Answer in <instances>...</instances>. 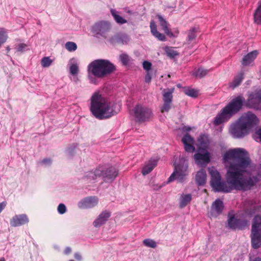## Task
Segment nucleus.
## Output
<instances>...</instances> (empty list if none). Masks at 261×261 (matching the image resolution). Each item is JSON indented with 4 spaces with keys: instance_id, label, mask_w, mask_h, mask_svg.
Masks as SVG:
<instances>
[{
    "instance_id": "nucleus-1",
    "label": "nucleus",
    "mask_w": 261,
    "mask_h": 261,
    "mask_svg": "<svg viewBox=\"0 0 261 261\" xmlns=\"http://www.w3.org/2000/svg\"><path fill=\"white\" fill-rule=\"evenodd\" d=\"M226 168V181L222 180L220 173L214 167L209 168L211 185L216 192H230L233 190H249L259 180L261 167L254 165L245 149H232L226 152L223 157Z\"/></svg>"
},
{
    "instance_id": "nucleus-2",
    "label": "nucleus",
    "mask_w": 261,
    "mask_h": 261,
    "mask_svg": "<svg viewBox=\"0 0 261 261\" xmlns=\"http://www.w3.org/2000/svg\"><path fill=\"white\" fill-rule=\"evenodd\" d=\"M114 103L109 101L99 92H94L90 98V110L99 120L109 118L117 114Z\"/></svg>"
},
{
    "instance_id": "nucleus-3",
    "label": "nucleus",
    "mask_w": 261,
    "mask_h": 261,
    "mask_svg": "<svg viewBox=\"0 0 261 261\" xmlns=\"http://www.w3.org/2000/svg\"><path fill=\"white\" fill-rule=\"evenodd\" d=\"M116 70L115 66L109 60L97 59L87 66V77L91 84L97 85L98 79L106 77Z\"/></svg>"
},
{
    "instance_id": "nucleus-4",
    "label": "nucleus",
    "mask_w": 261,
    "mask_h": 261,
    "mask_svg": "<svg viewBox=\"0 0 261 261\" xmlns=\"http://www.w3.org/2000/svg\"><path fill=\"white\" fill-rule=\"evenodd\" d=\"M258 123V119L255 115L248 112L231 125L229 131L233 138H242L255 129Z\"/></svg>"
},
{
    "instance_id": "nucleus-5",
    "label": "nucleus",
    "mask_w": 261,
    "mask_h": 261,
    "mask_svg": "<svg viewBox=\"0 0 261 261\" xmlns=\"http://www.w3.org/2000/svg\"><path fill=\"white\" fill-rule=\"evenodd\" d=\"M245 100V98L241 95L233 98L216 116L214 120V124L219 125L227 121L242 109Z\"/></svg>"
},
{
    "instance_id": "nucleus-6",
    "label": "nucleus",
    "mask_w": 261,
    "mask_h": 261,
    "mask_svg": "<svg viewBox=\"0 0 261 261\" xmlns=\"http://www.w3.org/2000/svg\"><path fill=\"white\" fill-rule=\"evenodd\" d=\"M174 171L169 177L168 182L175 180L183 182L189 173L188 157L185 154L180 156L179 160L174 162Z\"/></svg>"
},
{
    "instance_id": "nucleus-7",
    "label": "nucleus",
    "mask_w": 261,
    "mask_h": 261,
    "mask_svg": "<svg viewBox=\"0 0 261 261\" xmlns=\"http://www.w3.org/2000/svg\"><path fill=\"white\" fill-rule=\"evenodd\" d=\"M251 237L253 248H259L261 246V216L258 214L253 220Z\"/></svg>"
},
{
    "instance_id": "nucleus-8",
    "label": "nucleus",
    "mask_w": 261,
    "mask_h": 261,
    "mask_svg": "<svg viewBox=\"0 0 261 261\" xmlns=\"http://www.w3.org/2000/svg\"><path fill=\"white\" fill-rule=\"evenodd\" d=\"M134 116L140 122L148 120L152 117V111L148 107L142 105H137L133 109Z\"/></svg>"
},
{
    "instance_id": "nucleus-9",
    "label": "nucleus",
    "mask_w": 261,
    "mask_h": 261,
    "mask_svg": "<svg viewBox=\"0 0 261 261\" xmlns=\"http://www.w3.org/2000/svg\"><path fill=\"white\" fill-rule=\"evenodd\" d=\"M111 28V25L110 22L104 20L99 21L92 26V32L97 38L100 37L106 38L107 33Z\"/></svg>"
},
{
    "instance_id": "nucleus-10",
    "label": "nucleus",
    "mask_w": 261,
    "mask_h": 261,
    "mask_svg": "<svg viewBox=\"0 0 261 261\" xmlns=\"http://www.w3.org/2000/svg\"><path fill=\"white\" fill-rule=\"evenodd\" d=\"M243 206L244 215L246 217H251L253 215L261 212V206L257 205L252 200L245 201Z\"/></svg>"
},
{
    "instance_id": "nucleus-11",
    "label": "nucleus",
    "mask_w": 261,
    "mask_h": 261,
    "mask_svg": "<svg viewBox=\"0 0 261 261\" xmlns=\"http://www.w3.org/2000/svg\"><path fill=\"white\" fill-rule=\"evenodd\" d=\"M196 164L200 166H205L210 161V154L206 150H198L194 155Z\"/></svg>"
},
{
    "instance_id": "nucleus-12",
    "label": "nucleus",
    "mask_w": 261,
    "mask_h": 261,
    "mask_svg": "<svg viewBox=\"0 0 261 261\" xmlns=\"http://www.w3.org/2000/svg\"><path fill=\"white\" fill-rule=\"evenodd\" d=\"M98 198L96 196H89L81 199L77 203L80 208H92L97 205Z\"/></svg>"
},
{
    "instance_id": "nucleus-13",
    "label": "nucleus",
    "mask_w": 261,
    "mask_h": 261,
    "mask_svg": "<svg viewBox=\"0 0 261 261\" xmlns=\"http://www.w3.org/2000/svg\"><path fill=\"white\" fill-rule=\"evenodd\" d=\"M247 105L250 108L261 109V91L251 94L247 102Z\"/></svg>"
},
{
    "instance_id": "nucleus-14",
    "label": "nucleus",
    "mask_w": 261,
    "mask_h": 261,
    "mask_svg": "<svg viewBox=\"0 0 261 261\" xmlns=\"http://www.w3.org/2000/svg\"><path fill=\"white\" fill-rule=\"evenodd\" d=\"M79 61L76 58H71L68 62L67 67L69 68V73L74 76V81L77 80V75L79 73Z\"/></svg>"
},
{
    "instance_id": "nucleus-15",
    "label": "nucleus",
    "mask_w": 261,
    "mask_h": 261,
    "mask_svg": "<svg viewBox=\"0 0 261 261\" xmlns=\"http://www.w3.org/2000/svg\"><path fill=\"white\" fill-rule=\"evenodd\" d=\"M228 225L231 229H243L246 226L247 221L244 220L237 219L234 216H230L229 215Z\"/></svg>"
},
{
    "instance_id": "nucleus-16",
    "label": "nucleus",
    "mask_w": 261,
    "mask_h": 261,
    "mask_svg": "<svg viewBox=\"0 0 261 261\" xmlns=\"http://www.w3.org/2000/svg\"><path fill=\"white\" fill-rule=\"evenodd\" d=\"M111 215V213L108 211L101 212L93 221V226L95 228H99L106 224Z\"/></svg>"
},
{
    "instance_id": "nucleus-17",
    "label": "nucleus",
    "mask_w": 261,
    "mask_h": 261,
    "mask_svg": "<svg viewBox=\"0 0 261 261\" xmlns=\"http://www.w3.org/2000/svg\"><path fill=\"white\" fill-rule=\"evenodd\" d=\"M29 222V219L26 214L15 215L10 221V225L12 227H18Z\"/></svg>"
},
{
    "instance_id": "nucleus-18",
    "label": "nucleus",
    "mask_w": 261,
    "mask_h": 261,
    "mask_svg": "<svg viewBox=\"0 0 261 261\" xmlns=\"http://www.w3.org/2000/svg\"><path fill=\"white\" fill-rule=\"evenodd\" d=\"M103 168L99 167L94 170L87 172L85 173L84 179L88 182H93L97 178L101 176Z\"/></svg>"
},
{
    "instance_id": "nucleus-19",
    "label": "nucleus",
    "mask_w": 261,
    "mask_h": 261,
    "mask_svg": "<svg viewBox=\"0 0 261 261\" xmlns=\"http://www.w3.org/2000/svg\"><path fill=\"white\" fill-rule=\"evenodd\" d=\"M181 141L184 145V148L186 152H193L195 150L194 146V140L189 134H186L181 139Z\"/></svg>"
},
{
    "instance_id": "nucleus-20",
    "label": "nucleus",
    "mask_w": 261,
    "mask_h": 261,
    "mask_svg": "<svg viewBox=\"0 0 261 261\" xmlns=\"http://www.w3.org/2000/svg\"><path fill=\"white\" fill-rule=\"evenodd\" d=\"M117 174L118 171L116 169L115 167H111L105 170L103 169L101 176L105 181L111 182L116 178Z\"/></svg>"
},
{
    "instance_id": "nucleus-21",
    "label": "nucleus",
    "mask_w": 261,
    "mask_h": 261,
    "mask_svg": "<svg viewBox=\"0 0 261 261\" xmlns=\"http://www.w3.org/2000/svg\"><path fill=\"white\" fill-rule=\"evenodd\" d=\"M206 180V173L204 169L198 171L195 176V181L198 186L204 185Z\"/></svg>"
},
{
    "instance_id": "nucleus-22",
    "label": "nucleus",
    "mask_w": 261,
    "mask_h": 261,
    "mask_svg": "<svg viewBox=\"0 0 261 261\" xmlns=\"http://www.w3.org/2000/svg\"><path fill=\"white\" fill-rule=\"evenodd\" d=\"M192 196L191 194L182 193L179 198V204L180 208H184L191 201Z\"/></svg>"
},
{
    "instance_id": "nucleus-23",
    "label": "nucleus",
    "mask_w": 261,
    "mask_h": 261,
    "mask_svg": "<svg viewBox=\"0 0 261 261\" xmlns=\"http://www.w3.org/2000/svg\"><path fill=\"white\" fill-rule=\"evenodd\" d=\"M198 142L199 143L198 150H206L207 148L210 141L208 137L206 135H201L198 138Z\"/></svg>"
},
{
    "instance_id": "nucleus-24",
    "label": "nucleus",
    "mask_w": 261,
    "mask_h": 261,
    "mask_svg": "<svg viewBox=\"0 0 261 261\" xmlns=\"http://www.w3.org/2000/svg\"><path fill=\"white\" fill-rule=\"evenodd\" d=\"M158 17L160 22L161 26L162 27L165 34H166L169 37H175V35H173V33L169 30V23L167 21L164 19V18L160 15H158Z\"/></svg>"
},
{
    "instance_id": "nucleus-25",
    "label": "nucleus",
    "mask_w": 261,
    "mask_h": 261,
    "mask_svg": "<svg viewBox=\"0 0 261 261\" xmlns=\"http://www.w3.org/2000/svg\"><path fill=\"white\" fill-rule=\"evenodd\" d=\"M150 28L152 34L158 40L160 41H165L166 37L165 35L162 33H159L156 28V25L154 21L152 20L150 23Z\"/></svg>"
},
{
    "instance_id": "nucleus-26",
    "label": "nucleus",
    "mask_w": 261,
    "mask_h": 261,
    "mask_svg": "<svg viewBox=\"0 0 261 261\" xmlns=\"http://www.w3.org/2000/svg\"><path fill=\"white\" fill-rule=\"evenodd\" d=\"M257 54L258 52L256 50H254L248 53L243 58L242 60V64L244 66L249 65L256 58Z\"/></svg>"
},
{
    "instance_id": "nucleus-27",
    "label": "nucleus",
    "mask_w": 261,
    "mask_h": 261,
    "mask_svg": "<svg viewBox=\"0 0 261 261\" xmlns=\"http://www.w3.org/2000/svg\"><path fill=\"white\" fill-rule=\"evenodd\" d=\"M129 41L128 36L125 34H118L114 36L112 38L113 42L126 44Z\"/></svg>"
},
{
    "instance_id": "nucleus-28",
    "label": "nucleus",
    "mask_w": 261,
    "mask_h": 261,
    "mask_svg": "<svg viewBox=\"0 0 261 261\" xmlns=\"http://www.w3.org/2000/svg\"><path fill=\"white\" fill-rule=\"evenodd\" d=\"M157 164V160L151 159L149 161L148 163L143 167L142 173L144 175L149 173Z\"/></svg>"
},
{
    "instance_id": "nucleus-29",
    "label": "nucleus",
    "mask_w": 261,
    "mask_h": 261,
    "mask_svg": "<svg viewBox=\"0 0 261 261\" xmlns=\"http://www.w3.org/2000/svg\"><path fill=\"white\" fill-rule=\"evenodd\" d=\"M223 207V202L220 199H217L212 204V212L216 215H219L222 212Z\"/></svg>"
},
{
    "instance_id": "nucleus-30",
    "label": "nucleus",
    "mask_w": 261,
    "mask_h": 261,
    "mask_svg": "<svg viewBox=\"0 0 261 261\" xmlns=\"http://www.w3.org/2000/svg\"><path fill=\"white\" fill-rule=\"evenodd\" d=\"M254 21L257 24H261V1L258 3V6L253 14Z\"/></svg>"
},
{
    "instance_id": "nucleus-31",
    "label": "nucleus",
    "mask_w": 261,
    "mask_h": 261,
    "mask_svg": "<svg viewBox=\"0 0 261 261\" xmlns=\"http://www.w3.org/2000/svg\"><path fill=\"white\" fill-rule=\"evenodd\" d=\"M243 74L242 73H240L238 75H237L233 81L229 83V87L231 89H234L236 87H238L242 82L243 79Z\"/></svg>"
},
{
    "instance_id": "nucleus-32",
    "label": "nucleus",
    "mask_w": 261,
    "mask_h": 261,
    "mask_svg": "<svg viewBox=\"0 0 261 261\" xmlns=\"http://www.w3.org/2000/svg\"><path fill=\"white\" fill-rule=\"evenodd\" d=\"M174 91V89H164L163 93V101L164 102H172V93Z\"/></svg>"
},
{
    "instance_id": "nucleus-33",
    "label": "nucleus",
    "mask_w": 261,
    "mask_h": 261,
    "mask_svg": "<svg viewBox=\"0 0 261 261\" xmlns=\"http://www.w3.org/2000/svg\"><path fill=\"white\" fill-rule=\"evenodd\" d=\"M111 13L117 23L122 24L127 22V20L120 16L115 10L111 9Z\"/></svg>"
},
{
    "instance_id": "nucleus-34",
    "label": "nucleus",
    "mask_w": 261,
    "mask_h": 261,
    "mask_svg": "<svg viewBox=\"0 0 261 261\" xmlns=\"http://www.w3.org/2000/svg\"><path fill=\"white\" fill-rule=\"evenodd\" d=\"M184 92L187 95L193 98L197 97L199 94V91L198 90L190 87L185 88Z\"/></svg>"
},
{
    "instance_id": "nucleus-35",
    "label": "nucleus",
    "mask_w": 261,
    "mask_h": 261,
    "mask_svg": "<svg viewBox=\"0 0 261 261\" xmlns=\"http://www.w3.org/2000/svg\"><path fill=\"white\" fill-rule=\"evenodd\" d=\"M208 71V70L199 68L194 72L193 74L197 77L201 78L206 75Z\"/></svg>"
},
{
    "instance_id": "nucleus-36",
    "label": "nucleus",
    "mask_w": 261,
    "mask_h": 261,
    "mask_svg": "<svg viewBox=\"0 0 261 261\" xmlns=\"http://www.w3.org/2000/svg\"><path fill=\"white\" fill-rule=\"evenodd\" d=\"M53 61L49 57H45L41 60V65L42 67H49L53 63Z\"/></svg>"
},
{
    "instance_id": "nucleus-37",
    "label": "nucleus",
    "mask_w": 261,
    "mask_h": 261,
    "mask_svg": "<svg viewBox=\"0 0 261 261\" xmlns=\"http://www.w3.org/2000/svg\"><path fill=\"white\" fill-rule=\"evenodd\" d=\"M166 55L171 58H173L177 55V53L173 47L166 46L164 48Z\"/></svg>"
},
{
    "instance_id": "nucleus-38",
    "label": "nucleus",
    "mask_w": 261,
    "mask_h": 261,
    "mask_svg": "<svg viewBox=\"0 0 261 261\" xmlns=\"http://www.w3.org/2000/svg\"><path fill=\"white\" fill-rule=\"evenodd\" d=\"M65 47L66 49L70 52L74 51L77 49L76 43L71 41L66 42L65 44Z\"/></svg>"
},
{
    "instance_id": "nucleus-39",
    "label": "nucleus",
    "mask_w": 261,
    "mask_h": 261,
    "mask_svg": "<svg viewBox=\"0 0 261 261\" xmlns=\"http://www.w3.org/2000/svg\"><path fill=\"white\" fill-rule=\"evenodd\" d=\"M143 244L146 247L155 248L156 247V243L153 240L150 239H145L143 241Z\"/></svg>"
},
{
    "instance_id": "nucleus-40",
    "label": "nucleus",
    "mask_w": 261,
    "mask_h": 261,
    "mask_svg": "<svg viewBox=\"0 0 261 261\" xmlns=\"http://www.w3.org/2000/svg\"><path fill=\"white\" fill-rule=\"evenodd\" d=\"M76 145H72L69 147H68L66 150V155L70 158V157H72L73 154H74V153L76 152Z\"/></svg>"
},
{
    "instance_id": "nucleus-41",
    "label": "nucleus",
    "mask_w": 261,
    "mask_h": 261,
    "mask_svg": "<svg viewBox=\"0 0 261 261\" xmlns=\"http://www.w3.org/2000/svg\"><path fill=\"white\" fill-rule=\"evenodd\" d=\"M39 164L40 166L43 167H48L52 163V160L49 158H44L43 159L40 160L39 161Z\"/></svg>"
},
{
    "instance_id": "nucleus-42",
    "label": "nucleus",
    "mask_w": 261,
    "mask_h": 261,
    "mask_svg": "<svg viewBox=\"0 0 261 261\" xmlns=\"http://www.w3.org/2000/svg\"><path fill=\"white\" fill-rule=\"evenodd\" d=\"M16 51L18 52L23 53L29 49L27 44L25 43H20L16 47Z\"/></svg>"
},
{
    "instance_id": "nucleus-43",
    "label": "nucleus",
    "mask_w": 261,
    "mask_h": 261,
    "mask_svg": "<svg viewBox=\"0 0 261 261\" xmlns=\"http://www.w3.org/2000/svg\"><path fill=\"white\" fill-rule=\"evenodd\" d=\"M7 39V35L6 31L2 29L0 30V45L5 43Z\"/></svg>"
},
{
    "instance_id": "nucleus-44",
    "label": "nucleus",
    "mask_w": 261,
    "mask_h": 261,
    "mask_svg": "<svg viewBox=\"0 0 261 261\" xmlns=\"http://www.w3.org/2000/svg\"><path fill=\"white\" fill-rule=\"evenodd\" d=\"M171 102H164L161 108L162 113L168 112L171 108Z\"/></svg>"
},
{
    "instance_id": "nucleus-45",
    "label": "nucleus",
    "mask_w": 261,
    "mask_h": 261,
    "mask_svg": "<svg viewBox=\"0 0 261 261\" xmlns=\"http://www.w3.org/2000/svg\"><path fill=\"white\" fill-rule=\"evenodd\" d=\"M58 213L60 215H63L67 212V208L63 203H60L57 207Z\"/></svg>"
},
{
    "instance_id": "nucleus-46",
    "label": "nucleus",
    "mask_w": 261,
    "mask_h": 261,
    "mask_svg": "<svg viewBox=\"0 0 261 261\" xmlns=\"http://www.w3.org/2000/svg\"><path fill=\"white\" fill-rule=\"evenodd\" d=\"M120 59L121 62L124 65L128 64L129 62V60H130L129 57H128V55H127L126 54L121 55L120 56Z\"/></svg>"
},
{
    "instance_id": "nucleus-47",
    "label": "nucleus",
    "mask_w": 261,
    "mask_h": 261,
    "mask_svg": "<svg viewBox=\"0 0 261 261\" xmlns=\"http://www.w3.org/2000/svg\"><path fill=\"white\" fill-rule=\"evenodd\" d=\"M195 29L194 28H193L192 30H190V31L189 32V34H188V39L189 41H192L193 40H194L196 37L195 35Z\"/></svg>"
},
{
    "instance_id": "nucleus-48",
    "label": "nucleus",
    "mask_w": 261,
    "mask_h": 261,
    "mask_svg": "<svg viewBox=\"0 0 261 261\" xmlns=\"http://www.w3.org/2000/svg\"><path fill=\"white\" fill-rule=\"evenodd\" d=\"M151 63L148 61H144L143 63V68L146 71H149L151 67Z\"/></svg>"
},
{
    "instance_id": "nucleus-49",
    "label": "nucleus",
    "mask_w": 261,
    "mask_h": 261,
    "mask_svg": "<svg viewBox=\"0 0 261 261\" xmlns=\"http://www.w3.org/2000/svg\"><path fill=\"white\" fill-rule=\"evenodd\" d=\"M151 79V77L150 74L147 72L145 76V82L147 83H149Z\"/></svg>"
},
{
    "instance_id": "nucleus-50",
    "label": "nucleus",
    "mask_w": 261,
    "mask_h": 261,
    "mask_svg": "<svg viewBox=\"0 0 261 261\" xmlns=\"http://www.w3.org/2000/svg\"><path fill=\"white\" fill-rule=\"evenodd\" d=\"M256 136H257L260 141H261V128L256 131Z\"/></svg>"
},
{
    "instance_id": "nucleus-51",
    "label": "nucleus",
    "mask_w": 261,
    "mask_h": 261,
    "mask_svg": "<svg viewBox=\"0 0 261 261\" xmlns=\"http://www.w3.org/2000/svg\"><path fill=\"white\" fill-rule=\"evenodd\" d=\"M71 252V249L70 247H67L64 250V254H68Z\"/></svg>"
},
{
    "instance_id": "nucleus-52",
    "label": "nucleus",
    "mask_w": 261,
    "mask_h": 261,
    "mask_svg": "<svg viewBox=\"0 0 261 261\" xmlns=\"http://www.w3.org/2000/svg\"><path fill=\"white\" fill-rule=\"evenodd\" d=\"M74 256L77 260H81L82 259V256L79 253H75Z\"/></svg>"
},
{
    "instance_id": "nucleus-53",
    "label": "nucleus",
    "mask_w": 261,
    "mask_h": 261,
    "mask_svg": "<svg viewBox=\"0 0 261 261\" xmlns=\"http://www.w3.org/2000/svg\"><path fill=\"white\" fill-rule=\"evenodd\" d=\"M6 206V204L4 202L0 203V213L4 209Z\"/></svg>"
},
{
    "instance_id": "nucleus-54",
    "label": "nucleus",
    "mask_w": 261,
    "mask_h": 261,
    "mask_svg": "<svg viewBox=\"0 0 261 261\" xmlns=\"http://www.w3.org/2000/svg\"><path fill=\"white\" fill-rule=\"evenodd\" d=\"M125 12L130 15H132L133 14V12L131 10H130L129 9H126V10H125Z\"/></svg>"
},
{
    "instance_id": "nucleus-55",
    "label": "nucleus",
    "mask_w": 261,
    "mask_h": 261,
    "mask_svg": "<svg viewBox=\"0 0 261 261\" xmlns=\"http://www.w3.org/2000/svg\"><path fill=\"white\" fill-rule=\"evenodd\" d=\"M191 129V127L189 126H185L184 130L186 131H190Z\"/></svg>"
},
{
    "instance_id": "nucleus-56",
    "label": "nucleus",
    "mask_w": 261,
    "mask_h": 261,
    "mask_svg": "<svg viewBox=\"0 0 261 261\" xmlns=\"http://www.w3.org/2000/svg\"><path fill=\"white\" fill-rule=\"evenodd\" d=\"M253 261H261V258H256Z\"/></svg>"
},
{
    "instance_id": "nucleus-57",
    "label": "nucleus",
    "mask_w": 261,
    "mask_h": 261,
    "mask_svg": "<svg viewBox=\"0 0 261 261\" xmlns=\"http://www.w3.org/2000/svg\"><path fill=\"white\" fill-rule=\"evenodd\" d=\"M0 261H6L4 257H1L0 258Z\"/></svg>"
},
{
    "instance_id": "nucleus-58",
    "label": "nucleus",
    "mask_w": 261,
    "mask_h": 261,
    "mask_svg": "<svg viewBox=\"0 0 261 261\" xmlns=\"http://www.w3.org/2000/svg\"><path fill=\"white\" fill-rule=\"evenodd\" d=\"M174 33H175L176 35H177V34H178V31L177 30H175V31H174Z\"/></svg>"
},
{
    "instance_id": "nucleus-59",
    "label": "nucleus",
    "mask_w": 261,
    "mask_h": 261,
    "mask_svg": "<svg viewBox=\"0 0 261 261\" xmlns=\"http://www.w3.org/2000/svg\"><path fill=\"white\" fill-rule=\"evenodd\" d=\"M10 49V47H9V46H8V47H7V51H9Z\"/></svg>"
},
{
    "instance_id": "nucleus-60",
    "label": "nucleus",
    "mask_w": 261,
    "mask_h": 261,
    "mask_svg": "<svg viewBox=\"0 0 261 261\" xmlns=\"http://www.w3.org/2000/svg\"><path fill=\"white\" fill-rule=\"evenodd\" d=\"M177 87H178V88H180V87H181V85H180V84H178V85H177Z\"/></svg>"
},
{
    "instance_id": "nucleus-61",
    "label": "nucleus",
    "mask_w": 261,
    "mask_h": 261,
    "mask_svg": "<svg viewBox=\"0 0 261 261\" xmlns=\"http://www.w3.org/2000/svg\"><path fill=\"white\" fill-rule=\"evenodd\" d=\"M69 261H74V260H70Z\"/></svg>"
}]
</instances>
